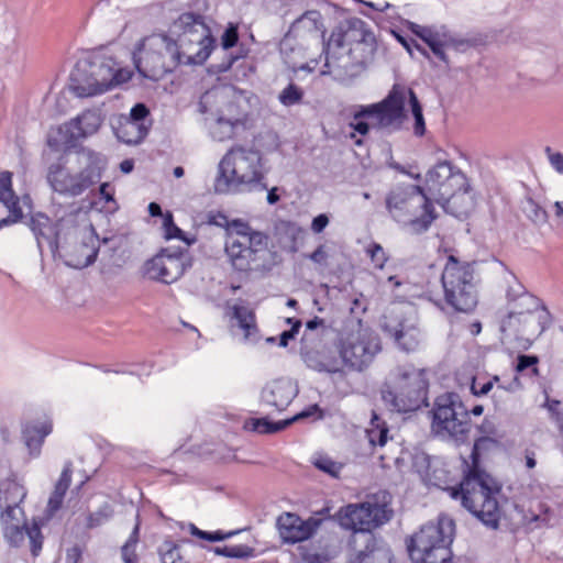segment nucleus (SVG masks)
<instances>
[{
  "label": "nucleus",
  "mask_w": 563,
  "mask_h": 563,
  "mask_svg": "<svg viewBox=\"0 0 563 563\" xmlns=\"http://www.w3.org/2000/svg\"><path fill=\"white\" fill-rule=\"evenodd\" d=\"M493 388V380H487L485 383H481L477 378H473L471 390L475 396H483L490 391Z\"/></svg>",
  "instance_id": "69168bd1"
},
{
  "label": "nucleus",
  "mask_w": 563,
  "mask_h": 563,
  "mask_svg": "<svg viewBox=\"0 0 563 563\" xmlns=\"http://www.w3.org/2000/svg\"><path fill=\"white\" fill-rule=\"evenodd\" d=\"M9 210V216L0 220V229L20 221L23 217L22 209L19 203L5 205Z\"/></svg>",
  "instance_id": "13d9d810"
},
{
  "label": "nucleus",
  "mask_w": 563,
  "mask_h": 563,
  "mask_svg": "<svg viewBox=\"0 0 563 563\" xmlns=\"http://www.w3.org/2000/svg\"><path fill=\"white\" fill-rule=\"evenodd\" d=\"M146 125H139V123L128 122L122 120L117 129V137L125 144H139L147 134Z\"/></svg>",
  "instance_id": "4c0bfd02"
},
{
  "label": "nucleus",
  "mask_w": 563,
  "mask_h": 563,
  "mask_svg": "<svg viewBox=\"0 0 563 563\" xmlns=\"http://www.w3.org/2000/svg\"><path fill=\"white\" fill-rule=\"evenodd\" d=\"M377 48L376 36H373L351 46L346 57L334 62L327 59L325 66L330 68L329 73L339 80L353 79L374 63Z\"/></svg>",
  "instance_id": "f8f14e48"
},
{
  "label": "nucleus",
  "mask_w": 563,
  "mask_h": 563,
  "mask_svg": "<svg viewBox=\"0 0 563 563\" xmlns=\"http://www.w3.org/2000/svg\"><path fill=\"white\" fill-rule=\"evenodd\" d=\"M375 36L374 32L366 22L360 18H349L343 20L338 27L332 32L331 40L338 46L350 45L364 42Z\"/></svg>",
  "instance_id": "393cba45"
},
{
  "label": "nucleus",
  "mask_w": 563,
  "mask_h": 563,
  "mask_svg": "<svg viewBox=\"0 0 563 563\" xmlns=\"http://www.w3.org/2000/svg\"><path fill=\"white\" fill-rule=\"evenodd\" d=\"M299 387L290 378H278L267 383L262 391L260 405L272 412H282L297 397Z\"/></svg>",
  "instance_id": "5701e85b"
},
{
  "label": "nucleus",
  "mask_w": 563,
  "mask_h": 563,
  "mask_svg": "<svg viewBox=\"0 0 563 563\" xmlns=\"http://www.w3.org/2000/svg\"><path fill=\"white\" fill-rule=\"evenodd\" d=\"M545 152L548 154L549 162L553 166V168L559 174L563 175V154L559 152L553 153L550 147H547Z\"/></svg>",
  "instance_id": "338daca9"
},
{
  "label": "nucleus",
  "mask_w": 563,
  "mask_h": 563,
  "mask_svg": "<svg viewBox=\"0 0 563 563\" xmlns=\"http://www.w3.org/2000/svg\"><path fill=\"white\" fill-rule=\"evenodd\" d=\"M407 88L401 85H394L388 95L379 102L369 106H361L353 119L368 118L372 120V128L386 134L401 130L407 118L405 102Z\"/></svg>",
  "instance_id": "9d476101"
},
{
  "label": "nucleus",
  "mask_w": 563,
  "mask_h": 563,
  "mask_svg": "<svg viewBox=\"0 0 563 563\" xmlns=\"http://www.w3.org/2000/svg\"><path fill=\"white\" fill-rule=\"evenodd\" d=\"M255 550L249 545L235 544L230 545L229 555L232 559H246L254 555Z\"/></svg>",
  "instance_id": "052dcab7"
},
{
  "label": "nucleus",
  "mask_w": 563,
  "mask_h": 563,
  "mask_svg": "<svg viewBox=\"0 0 563 563\" xmlns=\"http://www.w3.org/2000/svg\"><path fill=\"white\" fill-rule=\"evenodd\" d=\"M239 41L238 26L230 23L221 36V51L223 57L221 63L212 64L211 67L214 73L221 74L229 70L234 62L245 56V52L240 49L238 54L230 53L229 49L234 47Z\"/></svg>",
  "instance_id": "c756f323"
},
{
  "label": "nucleus",
  "mask_w": 563,
  "mask_h": 563,
  "mask_svg": "<svg viewBox=\"0 0 563 563\" xmlns=\"http://www.w3.org/2000/svg\"><path fill=\"white\" fill-rule=\"evenodd\" d=\"M543 393L545 396L544 404L542 405L551 413L561 431H563V409H561V401L549 398V387L543 385Z\"/></svg>",
  "instance_id": "3c124183"
},
{
  "label": "nucleus",
  "mask_w": 563,
  "mask_h": 563,
  "mask_svg": "<svg viewBox=\"0 0 563 563\" xmlns=\"http://www.w3.org/2000/svg\"><path fill=\"white\" fill-rule=\"evenodd\" d=\"M445 490L453 499L461 500V505L485 526L498 527L500 508L497 496L500 494L501 485L475 462L467 467L457 486L446 487Z\"/></svg>",
  "instance_id": "f257e3e1"
},
{
  "label": "nucleus",
  "mask_w": 563,
  "mask_h": 563,
  "mask_svg": "<svg viewBox=\"0 0 563 563\" xmlns=\"http://www.w3.org/2000/svg\"><path fill=\"white\" fill-rule=\"evenodd\" d=\"M188 254L183 251L170 253L162 250L144 265L145 275L153 280L172 284L178 280L187 268Z\"/></svg>",
  "instance_id": "aec40b11"
},
{
  "label": "nucleus",
  "mask_w": 563,
  "mask_h": 563,
  "mask_svg": "<svg viewBox=\"0 0 563 563\" xmlns=\"http://www.w3.org/2000/svg\"><path fill=\"white\" fill-rule=\"evenodd\" d=\"M432 413V431L456 440L464 438L471 429L470 412L455 393L437 397Z\"/></svg>",
  "instance_id": "9b49d317"
},
{
  "label": "nucleus",
  "mask_w": 563,
  "mask_h": 563,
  "mask_svg": "<svg viewBox=\"0 0 563 563\" xmlns=\"http://www.w3.org/2000/svg\"><path fill=\"white\" fill-rule=\"evenodd\" d=\"M309 335L303 333L300 356L303 363L312 371L335 374L342 372V358L328 346H309Z\"/></svg>",
  "instance_id": "b1692460"
},
{
  "label": "nucleus",
  "mask_w": 563,
  "mask_h": 563,
  "mask_svg": "<svg viewBox=\"0 0 563 563\" xmlns=\"http://www.w3.org/2000/svg\"><path fill=\"white\" fill-rule=\"evenodd\" d=\"M351 554L347 563H391V552L374 533H354L350 540Z\"/></svg>",
  "instance_id": "412c9836"
},
{
  "label": "nucleus",
  "mask_w": 563,
  "mask_h": 563,
  "mask_svg": "<svg viewBox=\"0 0 563 563\" xmlns=\"http://www.w3.org/2000/svg\"><path fill=\"white\" fill-rule=\"evenodd\" d=\"M454 523L440 518L438 523H428L415 533L407 549L415 563H449L452 558L450 545L453 541Z\"/></svg>",
  "instance_id": "0eeeda50"
},
{
  "label": "nucleus",
  "mask_w": 563,
  "mask_h": 563,
  "mask_svg": "<svg viewBox=\"0 0 563 563\" xmlns=\"http://www.w3.org/2000/svg\"><path fill=\"white\" fill-rule=\"evenodd\" d=\"M52 432V423L48 421L38 423H29L23 429V439L25 445L33 455H38L41 446L46 435Z\"/></svg>",
  "instance_id": "72a5a7b5"
},
{
  "label": "nucleus",
  "mask_w": 563,
  "mask_h": 563,
  "mask_svg": "<svg viewBox=\"0 0 563 563\" xmlns=\"http://www.w3.org/2000/svg\"><path fill=\"white\" fill-rule=\"evenodd\" d=\"M522 311L509 310L507 319L503 321L501 330L506 335H516L518 332L517 323L519 322V317L522 316Z\"/></svg>",
  "instance_id": "5fc2aeb1"
},
{
  "label": "nucleus",
  "mask_w": 563,
  "mask_h": 563,
  "mask_svg": "<svg viewBox=\"0 0 563 563\" xmlns=\"http://www.w3.org/2000/svg\"><path fill=\"white\" fill-rule=\"evenodd\" d=\"M3 536L12 547H19L24 541L25 536H27L31 543V552L34 556H37L42 550V532L36 523L32 527H27L25 523L5 526L3 527Z\"/></svg>",
  "instance_id": "cd10ccee"
},
{
  "label": "nucleus",
  "mask_w": 563,
  "mask_h": 563,
  "mask_svg": "<svg viewBox=\"0 0 563 563\" xmlns=\"http://www.w3.org/2000/svg\"><path fill=\"white\" fill-rule=\"evenodd\" d=\"M428 380L426 372L413 365L398 366L393 385L385 384L382 399L391 411L410 412L427 405Z\"/></svg>",
  "instance_id": "39448f33"
},
{
  "label": "nucleus",
  "mask_w": 563,
  "mask_h": 563,
  "mask_svg": "<svg viewBox=\"0 0 563 563\" xmlns=\"http://www.w3.org/2000/svg\"><path fill=\"white\" fill-rule=\"evenodd\" d=\"M312 464L319 471L330 475L333 478H338L343 465L339 462L333 461L330 456L324 454H317L312 457Z\"/></svg>",
  "instance_id": "c03bdc74"
},
{
  "label": "nucleus",
  "mask_w": 563,
  "mask_h": 563,
  "mask_svg": "<svg viewBox=\"0 0 563 563\" xmlns=\"http://www.w3.org/2000/svg\"><path fill=\"white\" fill-rule=\"evenodd\" d=\"M113 516V509L110 504H103L97 511L90 512L87 517L86 527L93 529L106 523Z\"/></svg>",
  "instance_id": "8fccbe9b"
},
{
  "label": "nucleus",
  "mask_w": 563,
  "mask_h": 563,
  "mask_svg": "<svg viewBox=\"0 0 563 563\" xmlns=\"http://www.w3.org/2000/svg\"><path fill=\"white\" fill-rule=\"evenodd\" d=\"M296 37L287 32L279 43V53L283 60L294 71L308 69V65L305 63L303 51L295 42Z\"/></svg>",
  "instance_id": "7c9ffc66"
},
{
  "label": "nucleus",
  "mask_w": 563,
  "mask_h": 563,
  "mask_svg": "<svg viewBox=\"0 0 563 563\" xmlns=\"http://www.w3.org/2000/svg\"><path fill=\"white\" fill-rule=\"evenodd\" d=\"M79 62L76 64L74 70L70 74L69 89L70 91L79 97L87 98L102 93V89H99L97 81L92 76H78Z\"/></svg>",
  "instance_id": "f704fd0d"
},
{
  "label": "nucleus",
  "mask_w": 563,
  "mask_h": 563,
  "mask_svg": "<svg viewBox=\"0 0 563 563\" xmlns=\"http://www.w3.org/2000/svg\"><path fill=\"white\" fill-rule=\"evenodd\" d=\"M466 185L465 175L449 161H441L426 175V187L437 200L450 201Z\"/></svg>",
  "instance_id": "dca6fc26"
},
{
  "label": "nucleus",
  "mask_w": 563,
  "mask_h": 563,
  "mask_svg": "<svg viewBox=\"0 0 563 563\" xmlns=\"http://www.w3.org/2000/svg\"><path fill=\"white\" fill-rule=\"evenodd\" d=\"M101 124L102 118L98 110H86L77 118L59 126L57 129L59 139L49 135L47 143L54 150H58L60 144L67 147L74 146L77 141L97 133Z\"/></svg>",
  "instance_id": "a211bd4d"
},
{
  "label": "nucleus",
  "mask_w": 563,
  "mask_h": 563,
  "mask_svg": "<svg viewBox=\"0 0 563 563\" xmlns=\"http://www.w3.org/2000/svg\"><path fill=\"white\" fill-rule=\"evenodd\" d=\"M391 511L386 505L362 503L347 505L340 517L341 526L353 530L354 533H373L372 530L387 522Z\"/></svg>",
  "instance_id": "2eb2a0df"
},
{
  "label": "nucleus",
  "mask_w": 563,
  "mask_h": 563,
  "mask_svg": "<svg viewBox=\"0 0 563 563\" xmlns=\"http://www.w3.org/2000/svg\"><path fill=\"white\" fill-rule=\"evenodd\" d=\"M407 27L418 37H420L424 43L427 42L429 35L431 34V29L429 26H421L415 22L405 21Z\"/></svg>",
  "instance_id": "e2e57ef3"
},
{
  "label": "nucleus",
  "mask_w": 563,
  "mask_h": 563,
  "mask_svg": "<svg viewBox=\"0 0 563 563\" xmlns=\"http://www.w3.org/2000/svg\"><path fill=\"white\" fill-rule=\"evenodd\" d=\"M386 208L395 220L409 224L416 233L427 231L437 218L430 198L417 185L393 188L386 197Z\"/></svg>",
  "instance_id": "20e7f679"
},
{
  "label": "nucleus",
  "mask_w": 563,
  "mask_h": 563,
  "mask_svg": "<svg viewBox=\"0 0 563 563\" xmlns=\"http://www.w3.org/2000/svg\"><path fill=\"white\" fill-rule=\"evenodd\" d=\"M202 31L199 33L191 27L185 30L176 40L175 53L179 65H202L216 48V38L201 22Z\"/></svg>",
  "instance_id": "4468645a"
},
{
  "label": "nucleus",
  "mask_w": 563,
  "mask_h": 563,
  "mask_svg": "<svg viewBox=\"0 0 563 563\" xmlns=\"http://www.w3.org/2000/svg\"><path fill=\"white\" fill-rule=\"evenodd\" d=\"M78 76H92L102 93L125 81V77L115 59L102 53L92 54L79 60Z\"/></svg>",
  "instance_id": "6ab92c4d"
},
{
  "label": "nucleus",
  "mask_w": 563,
  "mask_h": 563,
  "mask_svg": "<svg viewBox=\"0 0 563 563\" xmlns=\"http://www.w3.org/2000/svg\"><path fill=\"white\" fill-rule=\"evenodd\" d=\"M368 253L375 267L383 268L387 261L384 249L379 244L375 243L368 249Z\"/></svg>",
  "instance_id": "bf43d9fd"
},
{
  "label": "nucleus",
  "mask_w": 563,
  "mask_h": 563,
  "mask_svg": "<svg viewBox=\"0 0 563 563\" xmlns=\"http://www.w3.org/2000/svg\"><path fill=\"white\" fill-rule=\"evenodd\" d=\"M79 216L80 210L77 209L57 220L59 247L65 249L66 265L74 268L88 267L95 263L98 254L95 246H89L84 242L77 246L76 253L69 250L70 240L77 239Z\"/></svg>",
  "instance_id": "ddd939ff"
},
{
  "label": "nucleus",
  "mask_w": 563,
  "mask_h": 563,
  "mask_svg": "<svg viewBox=\"0 0 563 563\" xmlns=\"http://www.w3.org/2000/svg\"><path fill=\"white\" fill-rule=\"evenodd\" d=\"M407 97L409 98V106L415 120L413 134L418 137H421L426 134V122L422 112V106L412 89L407 88Z\"/></svg>",
  "instance_id": "79ce46f5"
},
{
  "label": "nucleus",
  "mask_w": 563,
  "mask_h": 563,
  "mask_svg": "<svg viewBox=\"0 0 563 563\" xmlns=\"http://www.w3.org/2000/svg\"><path fill=\"white\" fill-rule=\"evenodd\" d=\"M136 545L125 542L121 547V556L123 563H137V554L135 552Z\"/></svg>",
  "instance_id": "0e129e2a"
},
{
  "label": "nucleus",
  "mask_w": 563,
  "mask_h": 563,
  "mask_svg": "<svg viewBox=\"0 0 563 563\" xmlns=\"http://www.w3.org/2000/svg\"><path fill=\"white\" fill-rule=\"evenodd\" d=\"M384 330L389 333L398 344L406 351H415L421 341V332L417 325V320L411 312H394L385 322Z\"/></svg>",
  "instance_id": "4be33fe9"
},
{
  "label": "nucleus",
  "mask_w": 563,
  "mask_h": 563,
  "mask_svg": "<svg viewBox=\"0 0 563 563\" xmlns=\"http://www.w3.org/2000/svg\"><path fill=\"white\" fill-rule=\"evenodd\" d=\"M163 218H164L163 228H164V236H165V239H167V240L179 239V240L184 241L187 245H190V244H192L196 241L195 239H188V238L185 236V233L183 232V230H180L174 223L173 214L169 211H167L163 216Z\"/></svg>",
  "instance_id": "49530a36"
},
{
  "label": "nucleus",
  "mask_w": 563,
  "mask_h": 563,
  "mask_svg": "<svg viewBox=\"0 0 563 563\" xmlns=\"http://www.w3.org/2000/svg\"><path fill=\"white\" fill-rule=\"evenodd\" d=\"M26 496V490L15 479L7 478L0 483V506H19Z\"/></svg>",
  "instance_id": "e433bc0d"
},
{
  "label": "nucleus",
  "mask_w": 563,
  "mask_h": 563,
  "mask_svg": "<svg viewBox=\"0 0 563 563\" xmlns=\"http://www.w3.org/2000/svg\"><path fill=\"white\" fill-rule=\"evenodd\" d=\"M228 99V87H213L203 92L197 103V111L203 115L205 121L218 120L222 103Z\"/></svg>",
  "instance_id": "c85d7f7f"
},
{
  "label": "nucleus",
  "mask_w": 563,
  "mask_h": 563,
  "mask_svg": "<svg viewBox=\"0 0 563 563\" xmlns=\"http://www.w3.org/2000/svg\"><path fill=\"white\" fill-rule=\"evenodd\" d=\"M475 262H462L450 255L441 276L445 302L455 311L472 312L478 302Z\"/></svg>",
  "instance_id": "423d86ee"
},
{
  "label": "nucleus",
  "mask_w": 563,
  "mask_h": 563,
  "mask_svg": "<svg viewBox=\"0 0 563 563\" xmlns=\"http://www.w3.org/2000/svg\"><path fill=\"white\" fill-rule=\"evenodd\" d=\"M236 233H229L225 252L234 269L239 272H264L273 265V254L268 249V236L240 223Z\"/></svg>",
  "instance_id": "7ed1b4c3"
},
{
  "label": "nucleus",
  "mask_w": 563,
  "mask_h": 563,
  "mask_svg": "<svg viewBox=\"0 0 563 563\" xmlns=\"http://www.w3.org/2000/svg\"><path fill=\"white\" fill-rule=\"evenodd\" d=\"M552 314L545 303L530 295V335L539 338L551 324Z\"/></svg>",
  "instance_id": "2f4dec72"
},
{
  "label": "nucleus",
  "mask_w": 563,
  "mask_h": 563,
  "mask_svg": "<svg viewBox=\"0 0 563 563\" xmlns=\"http://www.w3.org/2000/svg\"><path fill=\"white\" fill-rule=\"evenodd\" d=\"M99 175L91 166L73 174L60 163L52 164L47 173V181L52 189L58 194L77 197L99 180Z\"/></svg>",
  "instance_id": "f3484780"
},
{
  "label": "nucleus",
  "mask_w": 563,
  "mask_h": 563,
  "mask_svg": "<svg viewBox=\"0 0 563 563\" xmlns=\"http://www.w3.org/2000/svg\"><path fill=\"white\" fill-rule=\"evenodd\" d=\"M329 217L325 213H320L312 219L311 230L313 233H321L329 224Z\"/></svg>",
  "instance_id": "774afa93"
},
{
  "label": "nucleus",
  "mask_w": 563,
  "mask_h": 563,
  "mask_svg": "<svg viewBox=\"0 0 563 563\" xmlns=\"http://www.w3.org/2000/svg\"><path fill=\"white\" fill-rule=\"evenodd\" d=\"M303 96V90L296 84L290 82L280 91L278 100L283 106L291 107L301 103Z\"/></svg>",
  "instance_id": "a18cd8bd"
},
{
  "label": "nucleus",
  "mask_w": 563,
  "mask_h": 563,
  "mask_svg": "<svg viewBox=\"0 0 563 563\" xmlns=\"http://www.w3.org/2000/svg\"><path fill=\"white\" fill-rule=\"evenodd\" d=\"M12 175L9 172L0 174V201L5 205L19 203V198L12 190Z\"/></svg>",
  "instance_id": "09e8293b"
},
{
  "label": "nucleus",
  "mask_w": 563,
  "mask_h": 563,
  "mask_svg": "<svg viewBox=\"0 0 563 563\" xmlns=\"http://www.w3.org/2000/svg\"><path fill=\"white\" fill-rule=\"evenodd\" d=\"M174 38L166 34H152L144 38L134 55L137 71L147 79L157 81L178 66Z\"/></svg>",
  "instance_id": "6e6552de"
},
{
  "label": "nucleus",
  "mask_w": 563,
  "mask_h": 563,
  "mask_svg": "<svg viewBox=\"0 0 563 563\" xmlns=\"http://www.w3.org/2000/svg\"><path fill=\"white\" fill-rule=\"evenodd\" d=\"M0 508L2 509L0 520L3 527L15 523L20 525L18 515H22V509L19 506H0Z\"/></svg>",
  "instance_id": "864d4df0"
},
{
  "label": "nucleus",
  "mask_w": 563,
  "mask_h": 563,
  "mask_svg": "<svg viewBox=\"0 0 563 563\" xmlns=\"http://www.w3.org/2000/svg\"><path fill=\"white\" fill-rule=\"evenodd\" d=\"M71 463L68 462L65 464L60 477L55 485V489L48 499V508L51 511H56L60 508L63 499L71 482Z\"/></svg>",
  "instance_id": "58836bf2"
},
{
  "label": "nucleus",
  "mask_w": 563,
  "mask_h": 563,
  "mask_svg": "<svg viewBox=\"0 0 563 563\" xmlns=\"http://www.w3.org/2000/svg\"><path fill=\"white\" fill-rule=\"evenodd\" d=\"M239 126H244V124L228 122L225 120H216L214 126L211 130V135L214 140L224 141L227 139H231Z\"/></svg>",
  "instance_id": "de8ad7c7"
},
{
  "label": "nucleus",
  "mask_w": 563,
  "mask_h": 563,
  "mask_svg": "<svg viewBox=\"0 0 563 563\" xmlns=\"http://www.w3.org/2000/svg\"><path fill=\"white\" fill-rule=\"evenodd\" d=\"M218 120H225L228 122H235L245 125L246 115L242 113L238 104L233 101V92L228 88V99L225 103H222L221 113Z\"/></svg>",
  "instance_id": "37998d69"
},
{
  "label": "nucleus",
  "mask_w": 563,
  "mask_h": 563,
  "mask_svg": "<svg viewBox=\"0 0 563 563\" xmlns=\"http://www.w3.org/2000/svg\"><path fill=\"white\" fill-rule=\"evenodd\" d=\"M29 227L33 232L40 253H43V244L46 243L55 256L59 250L57 221L53 223L44 213H35L30 218Z\"/></svg>",
  "instance_id": "bb28decb"
},
{
  "label": "nucleus",
  "mask_w": 563,
  "mask_h": 563,
  "mask_svg": "<svg viewBox=\"0 0 563 563\" xmlns=\"http://www.w3.org/2000/svg\"><path fill=\"white\" fill-rule=\"evenodd\" d=\"M247 424L251 426L253 431H256L261 434H272L288 428L291 424V420L285 419L274 422L268 417H262L251 419Z\"/></svg>",
  "instance_id": "a19ab883"
},
{
  "label": "nucleus",
  "mask_w": 563,
  "mask_h": 563,
  "mask_svg": "<svg viewBox=\"0 0 563 563\" xmlns=\"http://www.w3.org/2000/svg\"><path fill=\"white\" fill-rule=\"evenodd\" d=\"M388 432L387 423L376 413H373L369 428L366 430L369 443L373 446H384L388 439Z\"/></svg>",
  "instance_id": "ea45409f"
},
{
  "label": "nucleus",
  "mask_w": 563,
  "mask_h": 563,
  "mask_svg": "<svg viewBox=\"0 0 563 563\" xmlns=\"http://www.w3.org/2000/svg\"><path fill=\"white\" fill-rule=\"evenodd\" d=\"M322 29L321 13L317 10H309L292 22L288 32L298 37L306 34L317 35Z\"/></svg>",
  "instance_id": "473e14b6"
},
{
  "label": "nucleus",
  "mask_w": 563,
  "mask_h": 563,
  "mask_svg": "<svg viewBox=\"0 0 563 563\" xmlns=\"http://www.w3.org/2000/svg\"><path fill=\"white\" fill-rule=\"evenodd\" d=\"M391 34L395 36V38L406 48V51L412 55V46L419 51L424 57H427L428 59H430V54L429 52L422 47L420 44H418L415 40L412 38H407L405 36H402L400 33L396 32V31H391Z\"/></svg>",
  "instance_id": "6e6d98bb"
},
{
  "label": "nucleus",
  "mask_w": 563,
  "mask_h": 563,
  "mask_svg": "<svg viewBox=\"0 0 563 563\" xmlns=\"http://www.w3.org/2000/svg\"><path fill=\"white\" fill-rule=\"evenodd\" d=\"M159 553L162 563H187L180 554L179 547L173 542L166 541Z\"/></svg>",
  "instance_id": "603ef678"
},
{
  "label": "nucleus",
  "mask_w": 563,
  "mask_h": 563,
  "mask_svg": "<svg viewBox=\"0 0 563 563\" xmlns=\"http://www.w3.org/2000/svg\"><path fill=\"white\" fill-rule=\"evenodd\" d=\"M277 529L284 542L294 544L309 539L314 526L295 514L284 512L277 518Z\"/></svg>",
  "instance_id": "a878e982"
},
{
  "label": "nucleus",
  "mask_w": 563,
  "mask_h": 563,
  "mask_svg": "<svg viewBox=\"0 0 563 563\" xmlns=\"http://www.w3.org/2000/svg\"><path fill=\"white\" fill-rule=\"evenodd\" d=\"M262 155L258 151L236 146L231 148L220 161L214 179L216 194L241 192L258 188L266 190L262 183Z\"/></svg>",
  "instance_id": "f03ea898"
},
{
  "label": "nucleus",
  "mask_w": 563,
  "mask_h": 563,
  "mask_svg": "<svg viewBox=\"0 0 563 563\" xmlns=\"http://www.w3.org/2000/svg\"><path fill=\"white\" fill-rule=\"evenodd\" d=\"M309 260L312 261L313 263L320 265V266H328V258H329V254L325 250V245L321 244L319 245L314 252H312L311 254L308 255Z\"/></svg>",
  "instance_id": "680f3d73"
},
{
  "label": "nucleus",
  "mask_w": 563,
  "mask_h": 563,
  "mask_svg": "<svg viewBox=\"0 0 563 563\" xmlns=\"http://www.w3.org/2000/svg\"><path fill=\"white\" fill-rule=\"evenodd\" d=\"M233 318L236 320L239 328L244 331V340L255 342L258 336L255 313L246 306H234Z\"/></svg>",
  "instance_id": "c9c22d12"
},
{
  "label": "nucleus",
  "mask_w": 563,
  "mask_h": 563,
  "mask_svg": "<svg viewBox=\"0 0 563 563\" xmlns=\"http://www.w3.org/2000/svg\"><path fill=\"white\" fill-rule=\"evenodd\" d=\"M338 347L342 363L358 372L367 368L382 350L379 336L361 321L341 332Z\"/></svg>",
  "instance_id": "1a4fd4ad"
},
{
  "label": "nucleus",
  "mask_w": 563,
  "mask_h": 563,
  "mask_svg": "<svg viewBox=\"0 0 563 563\" xmlns=\"http://www.w3.org/2000/svg\"><path fill=\"white\" fill-rule=\"evenodd\" d=\"M150 114L147 107L143 103H136L130 112V115L124 118L128 122L139 123L145 125V119Z\"/></svg>",
  "instance_id": "4d7b16f0"
}]
</instances>
